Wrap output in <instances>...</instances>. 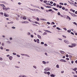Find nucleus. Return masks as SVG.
<instances>
[{
	"label": "nucleus",
	"instance_id": "obj_1",
	"mask_svg": "<svg viewBox=\"0 0 77 77\" xmlns=\"http://www.w3.org/2000/svg\"><path fill=\"white\" fill-rule=\"evenodd\" d=\"M44 70L45 71H50V68L49 67H46L44 69Z\"/></svg>",
	"mask_w": 77,
	"mask_h": 77
},
{
	"label": "nucleus",
	"instance_id": "obj_2",
	"mask_svg": "<svg viewBox=\"0 0 77 77\" xmlns=\"http://www.w3.org/2000/svg\"><path fill=\"white\" fill-rule=\"evenodd\" d=\"M44 73L45 74H48V75L50 74V72H47L46 71H45L44 72Z\"/></svg>",
	"mask_w": 77,
	"mask_h": 77
},
{
	"label": "nucleus",
	"instance_id": "obj_3",
	"mask_svg": "<svg viewBox=\"0 0 77 77\" xmlns=\"http://www.w3.org/2000/svg\"><path fill=\"white\" fill-rule=\"evenodd\" d=\"M21 55L22 56H27V57H30V56L28 54H21Z\"/></svg>",
	"mask_w": 77,
	"mask_h": 77
},
{
	"label": "nucleus",
	"instance_id": "obj_4",
	"mask_svg": "<svg viewBox=\"0 0 77 77\" xmlns=\"http://www.w3.org/2000/svg\"><path fill=\"white\" fill-rule=\"evenodd\" d=\"M72 46V48L74 47H75L77 45L75 43H73L71 44Z\"/></svg>",
	"mask_w": 77,
	"mask_h": 77
},
{
	"label": "nucleus",
	"instance_id": "obj_5",
	"mask_svg": "<svg viewBox=\"0 0 77 77\" xmlns=\"http://www.w3.org/2000/svg\"><path fill=\"white\" fill-rule=\"evenodd\" d=\"M9 59L10 60H12L13 59V57L12 56H10L9 57Z\"/></svg>",
	"mask_w": 77,
	"mask_h": 77
},
{
	"label": "nucleus",
	"instance_id": "obj_6",
	"mask_svg": "<svg viewBox=\"0 0 77 77\" xmlns=\"http://www.w3.org/2000/svg\"><path fill=\"white\" fill-rule=\"evenodd\" d=\"M64 42H65V43H66V44H69V42L66 40H64Z\"/></svg>",
	"mask_w": 77,
	"mask_h": 77
},
{
	"label": "nucleus",
	"instance_id": "obj_7",
	"mask_svg": "<svg viewBox=\"0 0 77 77\" xmlns=\"http://www.w3.org/2000/svg\"><path fill=\"white\" fill-rule=\"evenodd\" d=\"M4 16L6 17H9V15L8 14H6L5 13H4Z\"/></svg>",
	"mask_w": 77,
	"mask_h": 77
},
{
	"label": "nucleus",
	"instance_id": "obj_8",
	"mask_svg": "<svg viewBox=\"0 0 77 77\" xmlns=\"http://www.w3.org/2000/svg\"><path fill=\"white\" fill-rule=\"evenodd\" d=\"M44 30L45 32H48V33H51V32L48 30H45V29H44Z\"/></svg>",
	"mask_w": 77,
	"mask_h": 77
},
{
	"label": "nucleus",
	"instance_id": "obj_9",
	"mask_svg": "<svg viewBox=\"0 0 77 77\" xmlns=\"http://www.w3.org/2000/svg\"><path fill=\"white\" fill-rule=\"evenodd\" d=\"M60 62H66V61L63 59H61L60 60Z\"/></svg>",
	"mask_w": 77,
	"mask_h": 77
},
{
	"label": "nucleus",
	"instance_id": "obj_10",
	"mask_svg": "<svg viewBox=\"0 0 77 77\" xmlns=\"http://www.w3.org/2000/svg\"><path fill=\"white\" fill-rule=\"evenodd\" d=\"M50 76H51V77H56V75H54L53 74H51L50 75Z\"/></svg>",
	"mask_w": 77,
	"mask_h": 77
},
{
	"label": "nucleus",
	"instance_id": "obj_11",
	"mask_svg": "<svg viewBox=\"0 0 77 77\" xmlns=\"http://www.w3.org/2000/svg\"><path fill=\"white\" fill-rule=\"evenodd\" d=\"M71 15H72V16H73V17H77V15H75L74 14L72 13H71Z\"/></svg>",
	"mask_w": 77,
	"mask_h": 77
},
{
	"label": "nucleus",
	"instance_id": "obj_12",
	"mask_svg": "<svg viewBox=\"0 0 77 77\" xmlns=\"http://www.w3.org/2000/svg\"><path fill=\"white\" fill-rule=\"evenodd\" d=\"M67 19H68L69 21H70V20H71V18H70V17L68 16H67Z\"/></svg>",
	"mask_w": 77,
	"mask_h": 77
},
{
	"label": "nucleus",
	"instance_id": "obj_13",
	"mask_svg": "<svg viewBox=\"0 0 77 77\" xmlns=\"http://www.w3.org/2000/svg\"><path fill=\"white\" fill-rule=\"evenodd\" d=\"M20 18H23V20H26L27 19V18L25 17H24L23 18L22 17H21Z\"/></svg>",
	"mask_w": 77,
	"mask_h": 77
},
{
	"label": "nucleus",
	"instance_id": "obj_14",
	"mask_svg": "<svg viewBox=\"0 0 77 77\" xmlns=\"http://www.w3.org/2000/svg\"><path fill=\"white\" fill-rule=\"evenodd\" d=\"M3 10L4 11H6V7L5 6L3 8Z\"/></svg>",
	"mask_w": 77,
	"mask_h": 77
},
{
	"label": "nucleus",
	"instance_id": "obj_15",
	"mask_svg": "<svg viewBox=\"0 0 77 77\" xmlns=\"http://www.w3.org/2000/svg\"><path fill=\"white\" fill-rule=\"evenodd\" d=\"M77 70V67L75 68L74 69H73V71H76V70Z\"/></svg>",
	"mask_w": 77,
	"mask_h": 77
},
{
	"label": "nucleus",
	"instance_id": "obj_16",
	"mask_svg": "<svg viewBox=\"0 0 77 77\" xmlns=\"http://www.w3.org/2000/svg\"><path fill=\"white\" fill-rule=\"evenodd\" d=\"M33 68H34V69H37V67L35 66H33Z\"/></svg>",
	"mask_w": 77,
	"mask_h": 77
},
{
	"label": "nucleus",
	"instance_id": "obj_17",
	"mask_svg": "<svg viewBox=\"0 0 77 77\" xmlns=\"http://www.w3.org/2000/svg\"><path fill=\"white\" fill-rule=\"evenodd\" d=\"M42 63L44 65H45V64H46V62L45 61H43L42 62Z\"/></svg>",
	"mask_w": 77,
	"mask_h": 77
},
{
	"label": "nucleus",
	"instance_id": "obj_18",
	"mask_svg": "<svg viewBox=\"0 0 77 77\" xmlns=\"http://www.w3.org/2000/svg\"><path fill=\"white\" fill-rule=\"evenodd\" d=\"M29 21H30V22H31V23H35V21H34L32 20H29Z\"/></svg>",
	"mask_w": 77,
	"mask_h": 77
},
{
	"label": "nucleus",
	"instance_id": "obj_19",
	"mask_svg": "<svg viewBox=\"0 0 77 77\" xmlns=\"http://www.w3.org/2000/svg\"><path fill=\"white\" fill-rule=\"evenodd\" d=\"M46 34H47V33H46V32H44L42 34V35L43 36H44V35H46Z\"/></svg>",
	"mask_w": 77,
	"mask_h": 77
},
{
	"label": "nucleus",
	"instance_id": "obj_20",
	"mask_svg": "<svg viewBox=\"0 0 77 77\" xmlns=\"http://www.w3.org/2000/svg\"><path fill=\"white\" fill-rule=\"evenodd\" d=\"M37 36L38 38H39V39H41V37L40 35H37Z\"/></svg>",
	"mask_w": 77,
	"mask_h": 77
},
{
	"label": "nucleus",
	"instance_id": "obj_21",
	"mask_svg": "<svg viewBox=\"0 0 77 77\" xmlns=\"http://www.w3.org/2000/svg\"><path fill=\"white\" fill-rule=\"evenodd\" d=\"M54 10H55V11H58V9L54 8H52Z\"/></svg>",
	"mask_w": 77,
	"mask_h": 77
},
{
	"label": "nucleus",
	"instance_id": "obj_22",
	"mask_svg": "<svg viewBox=\"0 0 77 77\" xmlns=\"http://www.w3.org/2000/svg\"><path fill=\"white\" fill-rule=\"evenodd\" d=\"M60 52L61 53H62V54H64L65 53V52L62 51H60Z\"/></svg>",
	"mask_w": 77,
	"mask_h": 77
},
{
	"label": "nucleus",
	"instance_id": "obj_23",
	"mask_svg": "<svg viewBox=\"0 0 77 77\" xmlns=\"http://www.w3.org/2000/svg\"><path fill=\"white\" fill-rule=\"evenodd\" d=\"M56 67L57 68H59V66L57 64L56 66Z\"/></svg>",
	"mask_w": 77,
	"mask_h": 77
},
{
	"label": "nucleus",
	"instance_id": "obj_24",
	"mask_svg": "<svg viewBox=\"0 0 77 77\" xmlns=\"http://www.w3.org/2000/svg\"><path fill=\"white\" fill-rule=\"evenodd\" d=\"M27 35H31V34H30V33L29 32H28L27 33Z\"/></svg>",
	"mask_w": 77,
	"mask_h": 77
},
{
	"label": "nucleus",
	"instance_id": "obj_25",
	"mask_svg": "<svg viewBox=\"0 0 77 77\" xmlns=\"http://www.w3.org/2000/svg\"><path fill=\"white\" fill-rule=\"evenodd\" d=\"M35 49H36V50L37 51H39V48H36Z\"/></svg>",
	"mask_w": 77,
	"mask_h": 77
},
{
	"label": "nucleus",
	"instance_id": "obj_26",
	"mask_svg": "<svg viewBox=\"0 0 77 77\" xmlns=\"http://www.w3.org/2000/svg\"><path fill=\"white\" fill-rule=\"evenodd\" d=\"M0 6H2V7H4L5 6V5L3 4H0Z\"/></svg>",
	"mask_w": 77,
	"mask_h": 77
},
{
	"label": "nucleus",
	"instance_id": "obj_27",
	"mask_svg": "<svg viewBox=\"0 0 77 77\" xmlns=\"http://www.w3.org/2000/svg\"><path fill=\"white\" fill-rule=\"evenodd\" d=\"M11 28L13 29H16V27L14 26L12 27Z\"/></svg>",
	"mask_w": 77,
	"mask_h": 77
},
{
	"label": "nucleus",
	"instance_id": "obj_28",
	"mask_svg": "<svg viewBox=\"0 0 77 77\" xmlns=\"http://www.w3.org/2000/svg\"><path fill=\"white\" fill-rule=\"evenodd\" d=\"M13 55H16L17 54L16 53L13 52Z\"/></svg>",
	"mask_w": 77,
	"mask_h": 77
},
{
	"label": "nucleus",
	"instance_id": "obj_29",
	"mask_svg": "<svg viewBox=\"0 0 77 77\" xmlns=\"http://www.w3.org/2000/svg\"><path fill=\"white\" fill-rule=\"evenodd\" d=\"M44 45L45 46V47H47V46H48V45H47V44H44Z\"/></svg>",
	"mask_w": 77,
	"mask_h": 77
},
{
	"label": "nucleus",
	"instance_id": "obj_30",
	"mask_svg": "<svg viewBox=\"0 0 77 77\" xmlns=\"http://www.w3.org/2000/svg\"><path fill=\"white\" fill-rule=\"evenodd\" d=\"M6 51H10V50L9 49H6Z\"/></svg>",
	"mask_w": 77,
	"mask_h": 77
},
{
	"label": "nucleus",
	"instance_id": "obj_31",
	"mask_svg": "<svg viewBox=\"0 0 77 77\" xmlns=\"http://www.w3.org/2000/svg\"><path fill=\"white\" fill-rule=\"evenodd\" d=\"M62 36L63 37V38H66V36H65V35H63Z\"/></svg>",
	"mask_w": 77,
	"mask_h": 77
},
{
	"label": "nucleus",
	"instance_id": "obj_32",
	"mask_svg": "<svg viewBox=\"0 0 77 77\" xmlns=\"http://www.w3.org/2000/svg\"><path fill=\"white\" fill-rule=\"evenodd\" d=\"M50 3H46V5H50Z\"/></svg>",
	"mask_w": 77,
	"mask_h": 77
},
{
	"label": "nucleus",
	"instance_id": "obj_33",
	"mask_svg": "<svg viewBox=\"0 0 77 77\" xmlns=\"http://www.w3.org/2000/svg\"><path fill=\"white\" fill-rule=\"evenodd\" d=\"M69 57L70 59H71V57H72V56H71V55H69Z\"/></svg>",
	"mask_w": 77,
	"mask_h": 77
},
{
	"label": "nucleus",
	"instance_id": "obj_34",
	"mask_svg": "<svg viewBox=\"0 0 77 77\" xmlns=\"http://www.w3.org/2000/svg\"><path fill=\"white\" fill-rule=\"evenodd\" d=\"M40 20H42L44 21H46V19H40Z\"/></svg>",
	"mask_w": 77,
	"mask_h": 77
},
{
	"label": "nucleus",
	"instance_id": "obj_35",
	"mask_svg": "<svg viewBox=\"0 0 77 77\" xmlns=\"http://www.w3.org/2000/svg\"><path fill=\"white\" fill-rule=\"evenodd\" d=\"M68 47H70V48H72V45H69L68 46Z\"/></svg>",
	"mask_w": 77,
	"mask_h": 77
},
{
	"label": "nucleus",
	"instance_id": "obj_36",
	"mask_svg": "<svg viewBox=\"0 0 77 77\" xmlns=\"http://www.w3.org/2000/svg\"><path fill=\"white\" fill-rule=\"evenodd\" d=\"M67 32H68L69 33H70L71 31V30H67Z\"/></svg>",
	"mask_w": 77,
	"mask_h": 77
},
{
	"label": "nucleus",
	"instance_id": "obj_37",
	"mask_svg": "<svg viewBox=\"0 0 77 77\" xmlns=\"http://www.w3.org/2000/svg\"><path fill=\"white\" fill-rule=\"evenodd\" d=\"M0 14L1 15H4V14L3 12H0Z\"/></svg>",
	"mask_w": 77,
	"mask_h": 77
},
{
	"label": "nucleus",
	"instance_id": "obj_38",
	"mask_svg": "<svg viewBox=\"0 0 77 77\" xmlns=\"http://www.w3.org/2000/svg\"><path fill=\"white\" fill-rule=\"evenodd\" d=\"M63 29L64 30H67V29H66V28H63Z\"/></svg>",
	"mask_w": 77,
	"mask_h": 77
},
{
	"label": "nucleus",
	"instance_id": "obj_39",
	"mask_svg": "<svg viewBox=\"0 0 77 77\" xmlns=\"http://www.w3.org/2000/svg\"><path fill=\"white\" fill-rule=\"evenodd\" d=\"M62 9H63V10H65V8L64 7H63L62 8Z\"/></svg>",
	"mask_w": 77,
	"mask_h": 77
},
{
	"label": "nucleus",
	"instance_id": "obj_40",
	"mask_svg": "<svg viewBox=\"0 0 77 77\" xmlns=\"http://www.w3.org/2000/svg\"><path fill=\"white\" fill-rule=\"evenodd\" d=\"M45 55H46V56H48V55L47 54V53L45 52Z\"/></svg>",
	"mask_w": 77,
	"mask_h": 77
},
{
	"label": "nucleus",
	"instance_id": "obj_41",
	"mask_svg": "<svg viewBox=\"0 0 77 77\" xmlns=\"http://www.w3.org/2000/svg\"><path fill=\"white\" fill-rule=\"evenodd\" d=\"M30 10H31L32 11H35V9H30Z\"/></svg>",
	"mask_w": 77,
	"mask_h": 77
},
{
	"label": "nucleus",
	"instance_id": "obj_42",
	"mask_svg": "<svg viewBox=\"0 0 77 77\" xmlns=\"http://www.w3.org/2000/svg\"><path fill=\"white\" fill-rule=\"evenodd\" d=\"M57 30H60L61 29H60V28L57 27Z\"/></svg>",
	"mask_w": 77,
	"mask_h": 77
},
{
	"label": "nucleus",
	"instance_id": "obj_43",
	"mask_svg": "<svg viewBox=\"0 0 77 77\" xmlns=\"http://www.w3.org/2000/svg\"><path fill=\"white\" fill-rule=\"evenodd\" d=\"M60 5H63V3H60Z\"/></svg>",
	"mask_w": 77,
	"mask_h": 77
},
{
	"label": "nucleus",
	"instance_id": "obj_44",
	"mask_svg": "<svg viewBox=\"0 0 77 77\" xmlns=\"http://www.w3.org/2000/svg\"><path fill=\"white\" fill-rule=\"evenodd\" d=\"M48 11H49V12H51L52 11V10L51 9H50L48 10Z\"/></svg>",
	"mask_w": 77,
	"mask_h": 77
},
{
	"label": "nucleus",
	"instance_id": "obj_45",
	"mask_svg": "<svg viewBox=\"0 0 77 77\" xmlns=\"http://www.w3.org/2000/svg\"><path fill=\"white\" fill-rule=\"evenodd\" d=\"M37 20L38 21H39V18L37 17Z\"/></svg>",
	"mask_w": 77,
	"mask_h": 77
},
{
	"label": "nucleus",
	"instance_id": "obj_46",
	"mask_svg": "<svg viewBox=\"0 0 77 77\" xmlns=\"http://www.w3.org/2000/svg\"><path fill=\"white\" fill-rule=\"evenodd\" d=\"M17 56L18 57H20V55H18V54H17Z\"/></svg>",
	"mask_w": 77,
	"mask_h": 77
},
{
	"label": "nucleus",
	"instance_id": "obj_47",
	"mask_svg": "<svg viewBox=\"0 0 77 77\" xmlns=\"http://www.w3.org/2000/svg\"><path fill=\"white\" fill-rule=\"evenodd\" d=\"M46 8H51V7H50V6H47L46 7Z\"/></svg>",
	"mask_w": 77,
	"mask_h": 77
},
{
	"label": "nucleus",
	"instance_id": "obj_48",
	"mask_svg": "<svg viewBox=\"0 0 77 77\" xmlns=\"http://www.w3.org/2000/svg\"><path fill=\"white\" fill-rule=\"evenodd\" d=\"M66 57H69V55H68V54H67L66 56Z\"/></svg>",
	"mask_w": 77,
	"mask_h": 77
},
{
	"label": "nucleus",
	"instance_id": "obj_49",
	"mask_svg": "<svg viewBox=\"0 0 77 77\" xmlns=\"http://www.w3.org/2000/svg\"><path fill=\"white\" fill-rule=\"evenodd\" d=\"M73 24H75V25H77V23H76L75 22H73Z\"/></svg>",
	"mask_w": 77,
	"mask_h": 77
},
{
	"label": "nucleus",
	"instance_id": "obj_50",
	"mask_svg": "<svg viewBox=\"0 0 77 77\" xmlns=\"http://www.w3.org/2000/svg\"><path fill=\"white\" fill-rule=\"evenodd\" d=\"M66 60H69V58H66Z\"/></svg>",
	"mask_w": 77,
	"mask_h": 77
},
{
	"label": "nucleus",
	"instance_id": "obj_51",
	"mask_svg": "<svg viewBox=\"0 0 77 77\" xmlns=\"http://www.w3.org/2000/svg\"><path fill=\"white\" fill-rule=\"evenodd\" d=\"M0 60H3V58H2V57H0Z\"/></svg>",
	"mask_w": 77,
	"mask_h": 77
},
{
	"label": "nucleus",
	"instance_id": "obj_52",
	"mask_svg": "<svg viewBox=\"0 0 77 77\" xmlns=\"http://www.w3.org/2000/svg\"><path fill=\"white\" fill-rule=\"evenodd\" d=\"M22 77H26V76L25 75H23Z\"/></svg>",
	"mask_w": 77,
	"mask_h": 77
},
{
	"label": "nucleus",
	"instance_id": "obj_53",
	"mask_svg": "<svg viewBox=\"0 0 77 77\" xmlns=\"http://www.w3.org/2000/svg\"><path fill=\"white\" fill-rule=\"evenodd\" d=\"M8 9H10V8H9L8 7L7 8H6V10L8 11Z\"/></svg>",
	"mask_w": 77,
	"mask_h": 77
},
{
	"label": "nucleus",
	"instance_id": "obj_54",
	"mask_svg": "<svg viewBox=\"0 0 77 77\" xmlns=\"http://www.w3.org/2000/svg\"><path fill=\"white\" fill-rule=\"evenodd\" d=\"M41 44L43 45L44 44V43L43 42H41Z\"/></svg>",
	"mask_w": 77,
	"mask_h": 77
},
{
	"label": "nucleus",
	"instance_id": "obj_55",
	"mask_svg": "<svg viewBox=\"0 0 77 77\" xmlns=\"http://www.w3.org/2000/svg\"><path fill=\"white\" fill-rule=\"evenodd\" d=\"M0 49L1 50H3V47H1Z\"/></svg>",
	"mask_w": 77,
	"mask_h": 77
},
{
	"label": "nucleus",
	"instance_id": "obj_56",
	"mask_svg": "<svg viewBox=\"0 0 77 77\" xmlns=\"http://www.w3.org/2000/svg\"><path fill=\"white\" fill-rule=\"evenodd\" d=\"M57 14L58 15H60V12H59Z\"/></svg>",
	"mask_w": 77,
	"mask_h": 77
},
{
	"label": "nucleus",
	"instance_id": "obj_57",
	"mask_svg": "<svg viewBox=\"0 0 77 77\" xmlns=\"http://www.w3.org/2000/svg\"><path fill=\"white\" fill-rule=\"evenodd\" d=\"M50 3L51 4H53V2L52 1H51L50 2Z\"/></svg>",
	"mask_w": 77,
	"mask_h": 77
},
{
	"label": "nucleus",
	"instance_id": "obj_58",
	"mask_svg": "<svg viewBox=\"0 0 77 77\" xmlns=\"http://www.w3.org/2000/svg\"><path fill=\"white\" fill-rule=\"evenodd\" d=\"M47 23L48 24H50V22H47Z\"/></svg>",
	"mask_w": 77,
	"mask_h": 77
},
{
	"label": "nucleus",
	"instance_id": "obj_59",
	"mask_svg": "<svg viewBox=\"0 0 77 77\" xmlns=\"http://www.w3.org/2000/svg\"><path fill=\"white\" fill-rule=\"evenodd\" d=\"M62 6L60 5L59 6V8H62Z\"/></svg>",
	"mask_w": 77,
	"mask_h": 77
},
{
	"label": "nucleus",
	"instance_id": "obj_60",
	"mask_svg": "<svg viewBox=\"0 0 77 77\" xmlns=\"http://www.w3.org/2000/svg\"><path fill=\"white\" fill-rule=\"evenodd\" d=\"M56 6L57 8H59V5H57Z\"/></svg>",
	"mask_w": 77,
	"mask_h": 77
},
{
	"label": "nucleus",
	"instance_id": "obj_61",
	"mask_svg": "<svg viewBox=\"0 0 77 77\" xmlns=\"http://www.w3.org/2000/svg\"><path fill=\"white\" fill-rule=\"evenodd\" d=\"M44 3H47V1H44Z\"/></svg>",
	"mask_w": 77,
	"mask_h": 77
},
{
	"label": "nucleus",
	"instance_id": "obj_62",
	"mask_svg": "<svg viewBox=\"0 0 77 77\" xmlns=\"http://www.w3.org/2000/svg\"><path fill=\"white\" fill-rule=\"evenodd\" d=\"M74 77H77V75H73Z\"/></svg>",
	"mask_w": 77,
	"mask_h": 77
},
{
	"label": "nucleus",
	"instance_id": "obj_63",
	"mask_svg": "<svg viewBox=\"0 0 77 77\" xmlns=\"http://www.w3.org/2000/svg\"><path fill=\"white\" fill-rule=\"evenodd\" d=\"M65 11H68V9H65Z\"/></svg>",
	"mask_w": 77,
	"mask_h": 77
},
{
	"label": "nucleus",
	"instance_id": "obj_64",
	"mask_svg": "<svg viewBox=\"0 0 77 77\" xmlns=\"http://www.w3.org/2000/svg\"><path fill=\"white\" fill-rule=\"evenodd\" d=\"M18 77H22V75H19L18 76Z\"/></svg>",
	"mask_w": 77,
	"mask_h": 77
}]
</instances>
